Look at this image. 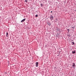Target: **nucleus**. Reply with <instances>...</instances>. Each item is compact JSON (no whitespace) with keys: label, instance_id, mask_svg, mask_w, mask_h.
I'll use <instances>...</instances> for the list:
<instances>
[{"label":"nucleus","instance_id":"obj_14","mask_svg":"<svg viewBox=\"0 0 76 76\" xmlns=\"http://www.w3.org/2000/svg\"><path fill=\"white\" fill-rule=\"evenodd\" d=\"M68 30H69V29H68Z\"/></svg>","mask_w":76,"mask_h":76},{"label":"nucleus","instance_id":"obj_7","mask_svg":"<svg viewBox=\"0 0 76 76\" xmlns=\"http://www.w3.org/2000/svg\"><path fill=\"white\" fill-rule=\"evenodd\" d=\"M72 44H73L74 45H75V43L74 42H72Z\"/></svg>","mask_w":76,"mask_h":76},{"label":"nucleus","instance_id":"obj_9","mask_svg":"<svg viewBox=\"0 0 76 76\" xmlns=\"http://www.w3.org/2000/svg\"><path fill=\"white\" fill-rule=\"evenodd\" d=\"M6 34H7L6 36H7V35H8V32H7Z\"/></svg>","mask_w":76,"mask_h":76},{"label":"nucleus","instance_id":"obj_5","mask_svg":"<svg viewBox=\"0 0 76 76\" xmlns=\"http://www.w3.org/2000/svg\"><path fill=\"white\" fill-rule=\"evenodd\" d=\"M72 53H73V54H75V51H72Z\"/></svg>","mask_w":76,"mask_h":76},{"label":"nucleus","instance_id":"obj_3","mask_svg":"<svg viewBox=\"0 0 76 76\" xmlns=\"http://www.w3.org/2000/svg\"><path fill=\"white\" fill-rule=\"evenodd\" d=\"M36 66L38 67V62H36Z\"/></svg>","mask_w":76,"mask_h":76},{"label":"nucleus","instance_id":"obj_6","mask_svg":"<svg viewBox=\"0 0 76 76\" xmlns=\"http://www.w3.org/2000/svg\"><path fill=\"white\" fill-rule=\"evenodd\" d=\"M47 24H48V25H50V23H49V22H47Z\"/></svg>","mask_w":76,"mask_h":76},{"label":"nucleus","instance_id":"obj_8","mask_svg":"<svg viewBox=\"0 0 76 76\" xmlns=\"http://www.w3.org/2000/svg\"><path fill=\"white\" fill-rule=\"evenodd\" d=\"M72 28L73 29H74L75 28V27L74 26V27H72Z\"/></svg>","mask_w":76,"mask_h":76},{"label":"nucleus","instance_id":"obj_11","mask_svg":"<svg viewBox=\"0 0 76 76\" xmlns=\"http://www.w3.org/2000/svg\"><path fill=\"white\" fill-rule=\"evenodd\" d=\"M42 4H41V6H42Z\"/></svg>","mask_w":76,"mask_h":76},{"label":"nucleus","instance_id":"obj_2","mask_svg":"<svg viewBox=\"0 0 76 76\" xmlns=\"http://www.w3.org/2000/svg\"><path fill=\"white\" fill-rule=\"evenodd\" d=\"M50 18L51 20H53V16L52 15H51Z\"/></svg>","mask_w":76,"mask_h":76},{"label":"nucleus","instance_id":"obj_12","mask_svg":"<svg viewBox=\"0 0 76 76\" xmlns=\"http://www.w3.org/2000/svg\"><path fill=\"white\" fill-rule=\"evenodd\" d=\"M26 2H27V0H26Z\"/></svg>","mask_w":76,"mask_h":76},{"label":"nucleus","instance_id":"obj_1","mask_svg":"<svg viewBox=\"0 0 76 76\" xmlns=\"http://www.w3.org/2000/svg\"><path fill=\"white\" fill-rule=\"evenodd\" d=\"M75 66H76V65H75V63H73L72 64L73 67L74 68L75 67Z\"/></svg>","mask_w":76,"mask_h":76},{"label":"nucleus","instance_id":"obj_10","mask_svg":"<svg viewBox=\"0 0 76 76\" xmlns=\"http://www.w3.org/2000/svg\"><path fill=\"white\" fill-rule=\"evenodd\" d=\"M36 17H38V15H36Z\"/></svg>","mask_w":76,"mask_h":76},{"label":"nucleus","instance_id":"obj_4","mask_svg":"<svg viewBox=\"0 0 76 76\" xmlns=\"http://www.w3.org/2000/svg\"><path fill=\"white\" fill-rule=\"evenodd\" d=\"M25 20H26L25 19H24L23 20H22L21 21V22H24V21H25Z\"/></svg>","mask_w":76,"mask_h":76},{"label":"nucleus","instance_id":"obj_13","mask_svg":"<svg viewBox=\"0 0 76 76\" xmlns=\"http://www.w3.org/2000/svg\"><path fill=\"white\" fill-rule=\"evenodd\" d=\"M53 12L52 11H51V13H52Z\"/></svg>","mask_w":76,"mask_h":76}]
</instances>
